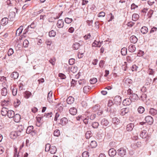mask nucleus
Here are the masks:
<instances>
[{"instance_id":"46","label":"nucleus","mask_w":157,"mask_h":157,"mask_svg":"<svg viewBox=\"0 0 157 157\" xmlns=\"http://www.w3.org/2000/svg\"><path fill=\"white\" fill-rule=\"evenodd\" d=\"M90 83L91 84H94L97 81V79L96 78H93L90 80Z\"/></svg>"},{"instance_id":"26","label":"nucleus","mask_w":157,"mask_h":157,"mask_svg":"<svg viewBox=\"0 0 157 157\" xmlns=\"http://www.w3.org/2000/svg\"><path fill=\"white\" fill-rule=\"evenodd\" d=\"M68 120L65 117L62 118L60 120V124L61 125L63 126L67 123Z\"/></svg>"},{"instance_id":"52","label":"nucleus","mask_w":157,"mask_h":157,"mask_svg":"<svg viewBox=\"0 0 157 157\" xmlns=\"http://www.w3.org/2000/svg\"><path fill=\"white\" fill-rule=\"evenodd\" d=\"M100 109V106L98 105H96L93 108V110L94 112Z\"/></svg>"},{"instance_id":"19","label":"nucleus","mask_w":157,"mask_h":157,"mask_svg":"<svg viewBox=\"0 0 157 157\" xmlns=\"http://www.w3.org/2000/svg\"><path fill=\"white\" fill-rule=\"evenodd\" d=\"M134 127V125L132 123L128 124L126 126V130L128 131H131Z\"/></svg>"},{"instance_id":"53","label":"nucleus","mask_w":157,"mask_h":157,"mask_svg":"<svg viewBox=\"0 0 157 157\" xmlns=\"http://www.w3.org/2000/svg\"><path fill=\"white\" fill-rule=\"evenodd\" d=\"M52 42L51 40L49 39H47L45 40V43L47 45L50 46Z\"/></svg>"},{"instance_id":"47","label":"nucleus","mask_w":157,"mask_h":157,"mask_svg":"<svg viewBox=\"0 0 157 157\" xmlns=\"http://www.w3.org/2000/svg\"><path fill=\"white\" fill-rule=\"evenodd\" d=\"M29 44V42L27 40H25L23 42V46L24 47H27Z\"/></svg>"},{"instance_id":"39","label":"nucleus","mask_w":157,"mask_h":157,"mask_svg":"<svg viewBox=\"0 0 157 157\" xmlns=\"http://www.w3.org/2000/svg\"><path fill=\"white\" fill-rule=\"evenodd\" d=\"M121 52L123 56L126 55L127 53V48L125 47L122 48L121 50Z\"/></svg>"},{"instance_id":"45","label":"nucleus","mask_w":157,"mask_h":157,"mask_svg":"<svg viewBox=\"0 0 157 157\" xmlns=\"http://www.w3.org/2000/svg\"><path fill=\"white\" fill-rule=\"evenodd\" d=\"M99 125V123L97 122H93L92 124V127L94 128H97Z\"/></svg>"},{"instance_id":"35","label":"nucleus","mask_w":157,"mask_h":157,"mask_svg":"<svg viewBox=\"0 0 157 157\" xmlns=\"http://www.w3.org/2000/svg\"><path fill=\"white\" fill-rule=\"evenodd\" d=\"M33 129V126H30L28 127L27 128L26 132L27 134H29L32 132Z\"/></svg>"},{"instance_id":"36","label":"nucleus","mask_w":157,"mask_h":157,"mask_svg":"<svg viewBox=\"0 0 157 157\" xmlns=\"http://www.w3.org/2000/svg\"><path fill=\"white\" fill-rule=\"evenodd\" d=\"M7 93V90L6 87H4L1 90V94L2 96H6Z\"/></svg>"},{"instance_id":"25","label":"nucleus","mask_w":157,"mask_h":157,"mask_svg":"<svg viewBox=\"0 0 157 157\" xmlns=\"http://www.w3.org/2000/svg\"><path fill=\"white\" fill-rule=\"evenodd\" d=\"M19 76L18 73L17 72H13L10 75V76L12 78L14 79H17Z\"/></svg>"},{"instance_id":"50","label":"nucleus","mask_w":157,"mask_h":157,"mask_svg":"<svg viewBox=\"0 0 157 157\" xmlns=\"http://www.w3.org/2000/svg\"><path fill=\"white\" fill-rule=\"evenodd\" d=\"M51 146L50 144H48L45 145V151L48 152L49 151L50 149Z\"/></svg>"},{"instance_id":"48","label":"nucleus","mask_w":157,"mask_h":157,"mask_svg":"<svg viewBox=\"0 0 157 157\" xmlns=\"http://www.w3.org/2000/svg\"><path fill=\"white\" fill-rule=\"evenodd\" d=\"M72 18H70L68 17H66L65 19V22L67 24H70L71 23L72 21Z\"/></svg>"},{"instance_id":"2","label":"nucleus","mask_w":157,"mask_h":157,"mask_svg":"<svg viewBox=\"0 0 157 157\" xmlns=\"http://www.w3.org/2000/svg\"><path fill=\"white\" fill-rule=\"evenodd\" d=\"M117 152L119 156L124 157L126 153V149L124 148H121L117 151Z\"/></svg>"},{"instance_id":"56","label":"nucleus","mask_w":157,"mask_h":157,"mask_svg":"<svg viewBox=\"0 0 157 157\" xmlns=\"http://www.w3.org/2000/svg\"><path fill=\"white\" fill-rule=\"evenodd\" d=\"M153 10H150L147 13V15L148 16V18H150L152 15L153 13Z\"/></svg>"},{"instance_id":"3","label":"nucleus","mask_w":157,"mask_h":157,"mask_svg":"<svg viewBox=\"0 0 157 157\" xmlns=\"http://www.w3.org/2000/svg\"><path fill=\"white\" fill-rule=\"evenodd\" d=\"M113 101L115 104L119 105L121 102V98L119 96H116L115 97Z\"/></svg>"},{"instance_id":"34","label":"nucleus","mask_w":157,"mask_h":157,"mask_svg":"<svg viewBox=\"0 0 157 157\" xmlns=\"http://www.w3.org/2000/svg\"><path fill=\"white\" fill-rule=\"evenodd\" d=\"M92 136V134L90 131H88L86 132L85 134V137L86 139H88Z\"/></svg>"},{"instance_id":"1","label":"nucleus","mask_w":157,"mask_h":157,"mask_svg":"<svg viewBox=\"0 0 157 157\" xmlns=\"http://www.w3.org/2000/svg\"><path fill=\"white\" fill-rule=\"evenodd\" d=\"M22 131V129L20 128L17 131L12 132L10 135V137L13 139H15L17 136L21 135V132Z\"/></svg>"},{"instance_id":"51","label":"nucleus","mask_w":157,"mask_h":157,"mask_svg":"<svg viewBox=\"0 0 157 157\" xmlns=\"http://www.w3.org/2000/svg\"><path fill=\"white\" fill-rule=\"evenodd\" d=\"M132 82V80L131 79L129 78H127L125 80V83L128 85H129L131 84Z\"/></svg>"},{"instance_id":"57","label":"nucleus","mask_w":157,"mask_h":157,"mask_svg":"<svg viewBox=\"0 0 157 157\" xmlns=\"http://www.w3.org/2000/svg\"><path fill=\"white\" fill-rule=\"evenodd\" d=\"M75 60L73 58L71 59H69V63L70 65H73L75 63Z\"/></svg>"},{"instance_id":"42","label":"nucleus","mask_w":157,"mask_h":157,"mask_svg":"<svg viewBox=\"0 0 157 157\" xmlns=\"http://www.w3.org/2000/svg\"><path fill=\"white\" fill-rule=\"evenodd\" d=\"M56 35V32L53 30L49 32V36L50 37H54Z\"/></svg>"},{"instance_id":"20","label":"nucleus","mask_w":157,"mask_h":157,"mask_svg":"<svg viewBox=\"0 0 157 157\" xmlns=\"http://www.w3.org/2000/svg\"><path fill=\"white\" fill-rule=\"evenodd\" d=\"M70 113L72 115H75L77 113L76 109L75 107L71 108L69 110Z\"/></svg>"},{"instance_id":"12","label":"nucleus","mask_w":157,"mask_h":157,"mask_svg":"<svg viewBox=\"0 0 157 157\" xmlns=\"http://www.w3.org/2000/svg\"><path fill=\"white\" fill-rule=\"evenodd\" d=\"M128 111L129 109L128 108H123L121 109L120 113L121 115L124 116L128 113Z\"/></svg>"},{"instance_id":"16","label":"nucleus","mask_w":157,"mask_h":157,"mask_svg":"<svg viewBox=\"0 0 157 157\" xmlns=\"http://www.w3.org/2000/svg\"><path fill=\"white\" fill-rule=\"evenodd\" d=\"M136 49L135 45L133 44L130 45L128 47V51L131 52H133L136 50Z\"/></svg>"},{"instance_id":"40","label":"nucleus","mask_w":157,"mask_h":157,"mask_svg":"<svg viewBox=\"0 0 157 157\" xmlns=\"http://www.w3.org/2000/svg\"><path fill=\"white\" fill-rule=\"evenodd\" d=\"M97 145V142L95 141H92L90 143V146L92 148H94Z\"/></svg>"},{"instance_id":"64","label":"nucleus","mask_w":157,"mask_h":157,"mask_svg":"<svg viewBox=\"0 0 157 157\" xmlns=\"http://www.w3.org/2000/svg\"><path fill=\"white\" fill-rule=\"evenodd\" d=\"M78 70V68L77 67H74L73 68H71V71H72L73 73H74L76 72Z\"/></svg>"},{"instance_id":"63","label":"nucleus","mask_w":157,"mask_h":157,"mask_svg":"<svg viewBox=\"0 0 157 157\" xmlns=\"http://www.w3.org/2000/svg\"><path fill=\"white\" fill-rule=\"evenodd\" d=\"M105 15V13L104 12H101L98 14V17H104Z\"/></svg>"},{"instance_id":"14","label":"nucleus","mask_w":157,"mask_h":157,"mask_svg":"<svg viewBox=\"0 0 157 157\" xmlns=\"http://www.w3.org/2000/svg\"><path fill=\"white\" fill-rule=\"evenodd\" d=\"M130 40L132 43L135 44L137 41L138 39L135 36L133 35L130 37Z\"/></svg>"},{"instance_id":"55","label":"nucleus","mask_w":157,"mask_h":157,"mask_svg":"<svg viewBox=\"0 0 157 157\" xmlns=\"http://www.w3.org/2000/svg\"><path fill=\"white\" fill-rule=\"evenodd\" d=\"M52 113L50 112V113H45L44 116L47 117H52Z\"/></svg>"},{"instance_id":"24","label":"nucleus","mask_w":157,"mask_h":157,"mask_svg":"<svg viewBox=\"0 0 157 157\" xmlns=\"http://www.w3.org/2000/svg\"><path fill=\"white\" fill-rule=\"evenodd\" d=\"M50 153L52 154H55L57 151V149L56 146H51L49 150Z\"/></svg>"},{"instance_id":"27","label":"nucleus","mask_w":157,"mask_h":157,"mask_svg":"<svg viewBox=\"0 0 157 157\" xmlns=\"http://www.w3.org/2000/svg\"><path fill=\"white\" fill-rule=\"evenodd\" d=\"M31 94H32L31 92L28 91H26L24 93L23 95L25 98L28 99L31 96Z\"/></svg>"},{"instance_id":"5","label":"nucleus","mask_w":157,"mask_h":157,"mask_svg":"<svg viewBox=\"0 0 157 157\" xmlns=\"http://www.w3.org/2000/svg\"><path fill=\"white\" fill-rule=\"evenodd\" d=\"M132 102L130 98H127L123 100L122 103L124 105L127 106L130 105Z\"/></svg>"},{"instance_id":"49","label":"nucleus","mask_w":157,"mask_h":157,"mask_svg":"<svg viewBox=\"0 0 157 157\" xmlns=\"http://www.w3.org/2000/svg\"><path fill=\"white\" fill-rule=\"evenodd\" d=\"M82 157H89V152L87 151H84L82 153Z\"/></svg>"},{"instance_id":"62","label":"nucleus","mask_w":157,"mask_h":157,"mask_svg":"<svg viewBox=\"0 0 157 157\" xmlns=\"http://www.w3.org/2000/svg\"><path fill=\"white\" fill-rule=\"evenodd\" d=\"M96 117V115L95 114H91L90 117L89 118V120H93Z\"/></svg>"},{"instance_id":"7","label":"nucleus","mask_w":157,"mask_h":157,"mask_svg":"<svg viewBox=\"0 0 157 157\" xmlns=\"http://www.w3.org/2000/svg\"><path fill=\"white\" fill-rule=\"evenodd\" d=\"M129 98L132 102H134L138 100V97L136 94H133L130 96Z\"/></svg>"},{"instance_id":"30","label":"nucleus","mask_w":157,"mask_h":157,"mask_svg":"<svg viewBox=\"0 0 157 157\" xmlns=\"http://www.w3.org/2000/svg\"><path fill=\"white\" fill-rule=\"evenodd\" d=\"M11 90H12V94L13 96H15L16 95L17 92V88L13 86H11L10 87Z\"/></svg>"},{"instance_id":"18","label":"nucleus","mask_w":157,"mask_h":157,"mask_svg":"<svg viewBox=\"0 0 157 157\" xmlns=\"http://www.w3.org/2000/svg\"><path fill=\"white\" fill-rule=\"evenodd\" d=\"M101 43L100 41L95 40L92 44V47H100L101 46Z\"/></svg>"},{"instance_id":"28","label":"nucleus","mask_w":157,"mask_h":157,"mask_svg":"<svg viewBox=\"0 0 157 157\" xmlns=\"http://www.w3.org/2000/svg\"><path fill=\"white\" fill-rule=\"evenodd\" d=\"M80 46V44L79 43L77 42H75L73 44L72 47L73 49L74 50H77L79 48Z\"/></svg>"},{"instance_id":"15","label":"nucleus","mask_w":157,"mask_h":157,"mask_svg":"<svg viewBox=\"0 0 157 157\" xmlns=\"http://www.w3.org/2000/svg\"><path fill=\"white\" fill-rule=\"evenodd\" d=\"M14 121L16 122H18L20 120V115L18 114H16L13 117Z\"/></svg>"},{"instance_id":"22","label":"nucleus","mask_w":157,"mask_h":157,"mask_svg":"<svg viewBox=\"0 0 157 157\" xmlns=\"http://www.w3.org/2000/svg\"><path fill=\"white\" fill-rule=\"evenodd\" d=\"M74 101V98L70 96L67 99V103L69 104H72Z\"/></svg>"},{"instance_id":"37","label":"nucleus","mask_w":157,"mask_h":157,"mask_svg":"<svg viewBox=\"0 0 157 157\" xmlns=\"http://www.w3.org/2000/svg\"><path fill=\"white\" fill-rule=\"evenodd\" d=\"M139 17V15L136 13H134L132 16V20L133 21H136Z\"/></svg>"},{"instance_id":"23","label":"nucleus","mask_w":157,"mask_h":157,"mask_svg":"<svg viewBox=\"0 0 157 157\" xmlns=\"http://www.w3.org/2000/svg\"><path fill=\"white\" fill-rule=\"evenodd\" d=\"M57 25L58 28H62L64 25V22L63 20L62 19L59 20L57 23Z\"/></svg>"},{"instance_id":"6","label":"nucleus","mask_w":157,"mask_h":157,"mask_svg":"<svg viewBox=\"0 0 157 157\" xmlns=\"http://www.w3.org/2000/svg\"><path fill=\"white\" fill-rule=\"evenodd\" d=\"M101 124L103 126H106L109 124V122L105 118H103L101 121Z\"/></svg>"},{"instance_id":"43","label":"nucleus","mask_w":157,"mask_h":157,"mask_svg":"<svg viewBox=\"0 0 157 157\" xmlns=\"http://www.w3.org/2000/svg\"><path fill=\"white\" fill-rule=\"evenodd\" d=\"M54 135L55 136L58 137L60 135V131L58 129L56 130L53 133Z\"/></svg>"},{"instance_id":"11","label":"nucleus","mask_w":157,"mask_h":157,"mask_svg":"<svg viewBox=\"0 0 157 157\" xmlns=\"http://www.w3.org/2000/svg\"><path fill=\"white\" fill-rule=\"evenodd\" d=\"M8 111V110L7 108L5 107L2 108L1 111V113L2 115L3 116H6L7 115Z\"/></svg>"},{"instance_id":"17","label":"nucleus","mask_w":157,"mask_h":157,"mask_svg":"<svg viewBox=\"0 0 157 157\" xmlns=\"http://www.w3.org/2000/svg\"><path fill=\"white\" fill-rule=\"evenodd\" d=\"M149 113L152 116H155L157 114V110L153 108H151L149 111Z\"/></svg>"},{"instance_id":"13","label":"nucleus","mask_w":157,"mask_h":157,"mask_svg":"<svg viewBox=\"0 0 157 157\" xmlns=\"http://www.w3.org/2000/svg\"><path fill=\"white\" fill-rule=\"evenodd\" d=\"M23 26H21L19 28H18L17 30L16 35L17 36H20V34L22 33V31L23 29Z\"/></svg>"},{"instance_id":"61","label":"nucleus","mask_w":157,"mask_h":157,"mask_svg":"<svg viewBox=\"0 0 157 157\" xmlns=\"http://www.w3.org/2000/svg\"><path fill=\"white\" fill-rule=\"evenodd\" d=\"M56 59L55 58H51L49 60V62L50 63H51L53 65L55 64V62Z\"/></svg>"},{"instance_id":"41","label":"nucleus","mask_w":157,"mask_h":157,"mask_svg":"<svg viewBox=\"0 0 157 157\" xmlns=\"http://www.w3.org/2000/svg\"><path fill=\"white\" fill-rule=\"evenodd\" d=\"M83 121L86 124H87L89 123H91V122L90 120H89V118L88 117H85V118L83 120Z\"/></svg>"},{"instance_id":"32","label":"nucleus","mask_w":157,"mask_h":157,"mask_svg":"<svg viewBox=\"0 0 157 157\" xmlns=\"http://www.w3.org/2000/svg\"><path fill=\"white\" fill-rule=\"evenodd\" d=\"M8 18L7 17H4L1 20V23L2 25H5L8 23Z\"/></svg>"},{"instance_id":"8","label":"nucleus","mask_w":157,"mask_h":157,"mask_svg":"<svg viewBox=\"0 0 157 157\" xmlns=\"http://www.w3.org/2000/svg\"><path fill=\"white\" fill-rule=\"evenodd\" d=\"M117 152L113 148L110 149L109 151V155L111 156H114L116 154Z\"/></svg>"},{"instance_id":"58","label":"nucleus","mask_w":157,"mask_h":157,"mask_svg":"<svg viewBox=\"0 0 157 157\" xmlns=\"http://www.w3.org/2000/svg\"><path fill=\"white\" fill-rule=\"evenodd\" d=\"M59 76L60 77L61 79H65L66 78V76L63 73H59Z\"/></svg>"},{"instance_id":"59","label":"nucleus","mask_w":157,"mask_h":157,"mask_svg":"<svg viewBox=\"0 0 157 157\" xmlns=\"http://www.w3.org/2000/svg\"><path fill=\"white\" fill-rule=\"evenodd\" d=\"M126 59L127 61L129 63H131L132 61V58L130 56H127L126 57Z\"/></svg>"},{"instance_id":"29","label":"nucleus","mask_w":157,"mask_h":157,"mask_svg":"<svg viewBox=\"0 0 157 157\" xmlns=\"http://www.w3.org/2000/svg\"><path fill=\"white\" fill-rule=\"evenodd\" d=\"M140 31L143 34H145L148 32V29L146 27L143 26L141 28Z\"/></svg>"},{"instance_id":"4","label":"nucleus","mask_w":157,"mask_h":157,"mask_svg":"<svg viewBox=\"0 0 157 157\" xmlns=\"http://www.w3.org/2000/svg\"><path fill=\"white\" fill-rule=\"evenodd\" d=\"M145 120L149 124L151 125L152 124L153 122V119L151 116H148L145 117Z\"/></svg>"},{"instance_id":"38","label":"nucleus","mask_w":157,"mask_h":157,"mask_svg":"<svg viewBox=\"0 0 157 157\" xmlns=\"http://www.w3.org/2000/svg\"><path fill=\"white\" fill-rule=\"evenodd\" d=\"M90 89V87L89 86H85L83 89V91L85 93H87Z\"/></svg>"},{"instance_id":"10","label":"nucleus","mask_w":157,"mask_h":157,"mask_svg":"<svg viewBox=\"0 0 157 157\" xmlns=\"http://www.w3.org/2000/svg\"><path fill=\"white\" fill-rule=\"evenodd\" d=\"M152 79L149 78H147L146 83L145 85V88H148L151 82Z\"/></svg>"},{"instance_id":"33","label":"nucleus","mask_w":157,"mask_h":157,"mask_svg":"<svg viewBox=\"0 0 157 157\" xmlns=\"http://www.w3.org/2000/svg\"><path fill=\"white\" fill-rule=\"evenodd\" d=\"M112 122L114 124L117 125L120 123V120L117 117H114L112 119Z\"/></svg>"},{"instance_id":"9","label":"nucleus","mask_w":157,"mask_h":157,"mask_svg":"<svg viewBox=\"0 0 157 157\" xmlns=\"http://www.w3.org/2000/svg\"><path fill=\"white\" fill-rule=\"evenodd\" d=\"M147 131L145 130L142 131L140 133V137L143 138H145L147 136Z\"/></svg>"},{"instance_id":"54","label":"nucleus","mask_w":157,"mask_h":157,"mask_svg":"<svg viewBox=\"0 0 157 157\" xmlns=\"http://www.w3.org/2000/svg\"><path fill=\"white\" fill-rule=\"evenodd\" d=\"M13 53V50L11 48H10L9 49V51L7 53V54L8 56H10L12 55V54Z\"/></svg>"},{"instance_id":"31","label":"nucleus","mask_w":157,"mask_h":157,"mask_svg":"<svg viewBox=\"0 0 157 157\" xmlns=\"http://www.w3.org/2000/svg\"><path fill=\"white\" fill-rule=\"evenodd\" d=\"M52 92L51 91L48 93V100L50 103H51L52 101Z\"/></svg>"},{"instance_id":"60","label":"nucleus","mask_w":157,"mask_h":157,"mask_svg":"<svg viewBox=\"0 0 157 157\" xmlns=\"http://www.w3.org/2000/svg\"><path fill=\"white\" fill-rule=\"evenodd\" d=\"M104 64L105 61L104 60H101L99 63V67L101 68H102L104 66Z\"/></svg>"},{"instance_id":"21","label":"nucleus","mask_w":157,"mask_h":157,"mask_svg":"<svg viewBox=\"0 0 157 157\" xmlns=\"http://www.w3.org/2000/svg\"><path fill=\"white\" fill-rule=\"evenodd\" d=\"M7 116L9 118H13L14 116L15 113L14 111L12 110H8L7 113Z\"/></svg>"},{"instance_id":"44","label":"nucleus","mask_w":157,"mask_h":157,"mask_svg":"<svg viewBox=\"0 0 157 157\" xmlns=\"http://www.w3.org/2000/svg\"><path fill=\"white\" fill-rule=\"evenodd\" d=\"M138 111L139 113H142L144 111V109L143 107L140 106L138 108Z\"/></svg>"}]
</instances>
